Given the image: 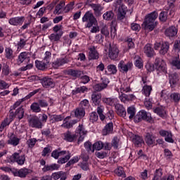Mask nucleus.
Returning a JSON list of instances; mask_svg holds the SVG:
<instances>
[{"label": "nucleus", "instance_id": "a878e982", "mask_svg": "<svg viewBox=\"0 0 180 180\" xmlns=\"http://www.w3.org/2000/svg\"><path fill=\"white\" fill-rule=\"evenodd\" d=\"M101 98H102V94H101V93L94 91L91 94V101L96 106L99 105V104L101 103Z\"/></svg>", "mask_w": 180, "mask_h": 180}, {"label": "nucleus", "instance_id": "c9c22d12", "mask_svg": "<svg viewBox=\"0 0 180 180\" xmlns=\"http://www.w3.org/2000/svg\"><path fill=\"white\" fill-rule=\"evenodd\" d=\"M178 33V30L174 26H172L166 30L165 34L169 37H174V36H176Z\"/></svg>", "mask_w": 180, "mask_h": 180}, {"label": "nucleus", "instance_id": "bf43d9fd", "mask_svg": "<svg viewBox=\"0 0 180 180\" xmlns=\"http://www.w3.org/2000/svg\"><path fill=\"white\" fill-rule=\"evenodd\" d=\"M36 143H37V139L34 138L30 139L27 141V146H28L29 148H33L36 146Z\"/></svg>", "mask_w": 180, "mask_h": 180}, {"label": "nucleus", "instance_id": "0e129e2a", "mask_svg": "<svg viewBox=\"0 0 180 180\" xmlns=\"http://www.w3.org/2000/svg\"><path fill=\"white\" fill-rule=\"evenodd\" d=\"M96 156L97 158H100V160H103V158L108 157V153L106 151L96 152Z\"/></svg>", "mask_w": 180, "mask_h": 180}, {"label": "nucleus", "instance_id": "9b49d317", "mask_svg": "<svg viewBox=\"0 0 180 180\" xmlns=\"http://www.w3.org/2000/svg\"><path fill=\"white\" fill-rule=\"evenodd\" d=\"M91 2V1L87 0L86 4L89 5V6H91V8H92L94 12V15L95 16H96V18H99V16L102 15V11H103V7L102 6V5L99 4H89Z\"/></svg>", "mask_w": 180, "mask_h": 180}, {"label": "nucleus", "instance_id": "680f3d73", "mask_svg": "<svg viewBox=\"0 0 180 180\" xmlns=\"http://www.w3.org/2000/svg\"><path fill=\"white\" fill-rule=\"evenodd\" d=\"M168 18V13L167 11H162L159 15V19L161 22H166Z\"/></svg>", "mask_w": 180, "mask_h": 180}, {"label": "nucleus", "instance_id": "a211bd4d", "mask_svg": "<svg viewBox=\"0 0 180 180\" xmlns=\"http://www.w3.org/2000/svg\"><path fill=\"white\" fill-rule=\"evenodd\" d=\"M40 82L44 88H53L55 85L54 80L49 77L41 79Z\"/></svg>", "mask_w": 180, "mask_h": 180}, {"label": "nucleus", "instance_id": "393cba45", "mask_svg": "<svg viewBox=\"0 0 180 180\" xmlns=\"http://www.w3.org/2000/svg\"><path fill=\"white\" fill-rule=\"evenodd\" d=\"M89 50V58L90 60H98L99 58V53H98L95 46H90Z\"/></svg>", "mask_w": 180, "mask_h": 180}, {"label": "nucleus", "instance_id": "7ed1b4c3", "mask_svg": "<svg viewBox=\"0 0 180 180\" xmlns=\"http://www.w3.org/2000/svg\"><path fill=\"white\" fill-rule=\"evenodd\" d=\"M82 22L86 23L85 27L91 28L94 25H96L97 20L91 11H86L82 18Z\"/></svg>", "mask_w": 180, "mask_h": 180}, {"label": "nucleus", "instance_id": "b1692460", "mask_svg": "<svg viewBox=\"0 0 180 180\" xmlns=\"http://www.w3.org/2000/svg\"><path fill=\"white\" fill-rule=\"evenodd\" d=\"M23 61H26L27 63L30 61V53L29 52H22L18 56V63L22 64Z\"/></svg>", "mask_w": 180, "mask_h": 180}, {"label": "nucleus", "instance_id": "7c9ffc66", "mask_svg": "<svg viewBox=\"0 0 180 180\" xmlns=\"http://www.w3.org/2000/svg\"><path fill=\"white\" fill-rule=\"evenodd\" d=\"M62 156L64 157L58 160V164H65V162H67L68 160L71 158V153H70V151L68 150H63Z\"/></svg>", "mask_w": 180, "mask_h": 180}, {"label": "nucleus", "instance_id": "09e8293b", "mask_svg": "<svg viewBox=\"0 0 180 180\" xmlns=\"http://www.w3.org/2000/svg\"><path fill=\"white\" fill-rule=\"evenodd\" d=\"M170 64L173 67H175L176 68H177V70H180L179 57H176V58H172V60L170 61Z\"/></svg>", "mask_w": 180, "mask_h": 180}, {"label": "nucleus", "instance_id": "13d9d810", "mask_svg": "<svg viewBox=\"0 0 180 180\" xmlns=\"http://www.w3.org/2000/svg\"><path fill=\"white\" fill-rule=\"evenodd\" d=\"M169 78L170 84H172L173 85H175V84L179 81L178 79V75L176 73L172 74Z\"/></svg>", "mask_w": 180, "mask_h": 180}, {"label": "nucleus", "instance_id": "338daca9", "mask_svg": "<svg viewBox=\"0 0 180 180\" xmlns=\"http://www.w3.org/2000/svg\"><path fill=\"white\" fill-rule=\"evenodd\" d=\"M9 124H11V122H9V120L8 118L4 119L0 126V131H4V129H5L6 126H9Z\"/></svg>", "mask_w": 180, "mask_h": 180}, {"label": "nucleus", "instance_id": "79ce46f5", "mask_svg": "<svg viewBox=\"0 0 180 180\" xmlns=\"http://www.w3.org/2000/svg\"><path fill=\"white\" fill-rule=\"evenodd\" d=\"M60 167L57 164L47 165H45L44 168H42V172H47V171H56V169H58Z\"/></svg>", "mask_w": 180, "mask_h": 180}, {"label": "nucleus", "instance_id": "a18cd8bd", "mask_svg": "<svg viewBox=\"0 0 180 180\" xmlns=\"http://www.w3.org/2000/svg\"><path fill=\"white\" fill-rule=\"evenodd\" d=\"M30 109L34 113H39V112H41V108H40V105H39V103L37 102L32 103L30 105Z\"/></svg>", "mask_w": 180, "mask_h": 180}, {"label": "nucleus", "instance_id": "ea45409f", "mask_svg": "<svg viewBox=\"0 0 180 180\" xmlns=\"http://www.w3.org/2000/svg\"><path fill=\"white\" fill-rule=\"evenodd\" d=\"M170 101L173 102L174 105H178L180 101V94L179 93H172L169 96Z\"/></svg>", "mask_w": 180, "mask_h": 180}, {"label": "nucleus", "instance_id": "f704fd0d", "mask_svg": "<svg viewBox=\"0 0 180 180\" xmlns=\"http://www.w3.org/2000/svg\"><path fill=\"white\" fill-rule=\"evenodd\" d=\"M143 51L146 54L147 57H153L154 56V49L150 44H147L144 48Z\"/></svg>", "mask_w": 180, "mask_h": 180}, {"label": "nucleus", "instance_id": "2f4dec72", "mask_svg": "<svg viewBox=\"0 0 180 180\" xmlns=\"http://www.w3.org/2000/svg\"><path fill=\"white\" fill-rule=\"evenodd\" d=\"M51 178L54 180L60 179V180H66L67 179V174L64 172H58L52 174Z\"/></svg>", "mask_w": 180, "mask_h": 180}, {"label": "nucleus", "instance_id": "9d476101", "mask_svg": "<svg viewBox=\"0 0 180 180\" xmlns=\"http://www.w3.org/2000/svg\"><path fill=\"white\" fill-rule=\"evenodd\" d=\"M133 67V63L131 62L124 63V60H120L118 64V70L120 72L127 73L131 68Z\"/></svg>", "mask_w": 180, "mask_h": 180}, {"label": "nucleus", "instance_id": "0eeeda50", "mask_svg": "<svg viewBox=\"0 0 180 180\" xmlns=\"http://www.w3.org/2000/svg\"><path fill=\"white\" fill-rule=\"evenodd\" d=\"M162 169H158L155 170V176L153 180H175V176L171 174H167L162 177Z\"/></svg>", "mask_w": 180, "mask_h": 180}, {"label": "nucleus", "instance_id": "ddd939ff", "mask_svg": "<svg viewBox=\"0 0 180 180\" xmlns=\"http://www.w3.org/2000/svg\"><path fill=\"white\" fill-rule=\"evenodd\" d=\"M108 57L110 60H116L119 57V49L116 45L110 44L108 49Z\"/></svg>", "mask_w": 180, "mask_h": 180}, {"label": "nucleus", "instance_id": "5701e85b", "mask_svg": "<svg viewBox=\"0 0 180 180\" xmlns=\"http://www.w3.org/2000/svg\"><path fill=\"white\" fill-rule=\"evenodd\" d=\"M63 140L65 141H69L70 143H72V141H75L77 140L78 135L74 134L71 133L70 131H66L63 134Z\"/></svg>", "mask_w": 180, "mask_h": 180}, {"label": "nucleus", "instance_id": "473e14b6", "mask_svg": "<svg viewBox=\"0 0 180 180\" xmlns=\"http://www.w3.org/2000/svg\"><path fill=\"white\" fill-rule=\"evenodd\" d=\"M72 113L75 115V117H77V119H82L84 116H85V110H84V108H76Z\"/></svg>", "mask_w": 180, "mask_h": 180}, {"label": "nucleus", "instance_id": "72a5a7b5", "mask_svg": "<svg viewBox=\"0 0 180 180\" xmlns=\"http://www.w3.org/2000/svg\"><path fill=\"white\" fill-rule=\"evenodd\" d=\"M64 6H65V2L64 1H60L58 4L55 7L54 13L56 15H61L64 12Z\"/></svg>", "mask_w": 180, "mask_h": 180}, {"label": "nucleus", "instance_id": "69168bd1", "mask_svg": "<svg viewBox=\"0 0 180 180\" xmlns=\"http://www.w3.org/2000/svg\"><path fill=\"white\" fill-rule=\"evenodd\" d=\"M84 148L88 153H94V146H92V143L91 142L84 143Z\"/></svg>", "mask_w": 180, "mask_h": 180}, {"label": "nucleus", "instance_id": "3c124183", "mask_svg": "<svg viewBox=\"0 0 180 180\" xmlns=\"http://www.w3.org/2000/svg\"><path fill=\"white\" fill-rule=\"evenodd\" d=\"M151 91H153V87L151 86L146 85L143 87L142 93L146 96H150V95H151Z\"/></svg>", "mask_w": 180, "mask_h": 180}, {"label": "nucleus", "instance_id": "c85d7f7f", "mask_svg": "<svg viewBox=\"0 0 180 180\" xmlns=\"http://www.w3.org/2000/svg\"><path fill=\"white\" fill-rule=\"evenodd\" d=\"M112 133H113V122H109L102 130V134L103 136H108V134H112Z\"/></svg>", "mask_w": 180, "mask_h": 180}, {"label": "nucleus", "instance_id": "bb28decb", "mask_svg": "<svg viewBox=\"0 0 180 180\" xmlns=\"http://www.w3.org/2000/svg\"><path fill=\"white\" fill-rule=\"evenodd\" d=\"M68 63V59L67 58H58L54 62L52 63L53 68L57 69L61 65H64V64H67Z\"/></svg>", "mask_w": 180, "mask_h": 180}, {"label": "nucleus", "instance_id": "6e6552de", "mask_svg": "<svg viewBox=\"0 0 180 180\" xmlns=\"http://www.w3.org/2000/svg\"><path fill=\"white\" fill-rule=\"evenodd\" d=\"M10 113V119H18V120H22L23 117H25V108H23V105L17 108L14 112L12 110L9 111Z\"/></svg>", "mask_w": 180, "mask_h": 180}, {"label": "nucleus", "instance_id": "864d4df0", "mask_svg": "<svg viewBox=\"0 0 180 180\" xmlns=\"http://www.w3.org/2000/svg\"><path fill=\"white\" fill-rule=\"evenodd\" d=\"M103 146H104L103 142L101 141H97L93 144L94 151L95 152V150H96L97 151H101V150L103 148Z\"/></svg>", "mask_w": 180, "mask_h": 180}, {"label": "nucleus", "instance_id": "a19ab883", "mask_svg": "<svg viewBox=\"0 0 180 180\" xmlns=\"http://www.w3.org/2000/svg\"><path fill=\"white\" fill-rule=\"evenodd\" d=\"M61 36H63V32H60L59 33H53L51 34L49 39L52 41V43H54V41H58L61 39Z\"/></svg>", "mask_w": 180, "mask_h": 180}, {"label": "nucleus", "instance_id": "f3484780", "mask_svg": "<svg viewBox=\"0 0 180 180\" xmlns=\"http://www.w3.org/2000/svg\"><path fill=\"white\" fill-rule=\"evenodd\" d=\"M87 131L85 130V127L84 125L79 124L76 129V134H79V137L78 139V143H81V141H84V139H85V136H86Z\"/></svg>", "mask_w": 180, "mask_h": 180}, {"label": "nucleus", "instance_id": "423d86ee", "mask_svg": "<svg viewBox=\"0 0 180 180\" xmlns=\"http://www.w3.org/2000/svg\"><path fill=\"white\" fill-rule=\"evenodd\" d=\"M39 91H40V89H38L34 90L33 91L30 92L25 97L16 101L13 104V105H12L11 107L10 110H15L16 109V108H18V106H20V105H22V102H25V101H27V99H30V98H32V96H34V95H36V94L39 93Z\"/></svg>", "mask_w": 180, "mask_h": 180}, {"label": "nucleus", "instance_id": "e2e57ef3", "mask_svg": "<svg viewBox=\"0 0 180 180\" xmlns=\"http://www.w3.org/2000/svg\"><path fill=\"white\" fill-rule=\"evenodd\" d=\"M74 9V2H70L63 8V12L65 13H68L70 11H72Z\"/></svg>", "mask_w": 180, "mask_h": 180}, {"label": "nucleus", "instance_id": "2eb2a0df", "mask_svg": "<svg viewBox=\"0 0 180 180\" xmlns=\"http://www.w3.org/2000/svg\"><path fill=\"white\" fill-rule=\"evenodd\" d=\"M129 136L132 143L134 144V146H136V147H141V145L143 143H144L143 138L139 135L130 133Z\"/></svg>", "mask_w": 180, "mask_h": 180}, {"label": "nucleus", "instance_id": "dca6fc26", "mask_svg": "<svg viewBox=\"0 0 180 180\" xmlns=\"http://www.w3.org/2000/svg\"><path fill=\"white\" fill-rule=\"evenodd\" d=\"M29 124L31 127H34L35 129H41V127H43L41 121H40V119L36 116H34L30 119Z\"/></svg>", "mask_w": 180, "mask_h": 180}, {"label": "nucleus", "instance_id": "8fccbe9b", "mask_svg": "<svg viewBox=\"0 0 180 180\" xmlns=\"http://www.w3.org/2000/svg\"><path fill=\"white\" fill-rule=\"evenodd\" d=\"M127 112L129 119H133V117H136V108L134 106L129 107Z\"/></svg>", "mask_w": 180, "mask_h": 180}, {"label": "nucleus", "instance_id": "49530a36", "mask_svg": "<svg viewBox=\"0 0 180 180\" xmlns=\"http://www.w3.org/2000/svg\"><path fill=\"white\" fill-rule=\"evenodd\" d=\"M155 113H157L160 117H165V109L164 107H157L154 110Z\"/></svg>", "mask_w": 180, "mask_h": 180}, {"label": "nucleus", "instance_id": "4c0bfd02", "mask_svg": "<svg viewBox=\"0 0 180 180\" xmlns=\"http://www.w3.org/2000/svg\"><path fill=\"white\" fill-rule=\"evenodd\" d=\"M4 56L7 60H13L15 58L13 50H12L10 47L5 48Z\"/></svg>", "mask_w": 180, "mask_h": 180}, {"label": "nucleus", "instance_id": "052dcab7", "mask_svg": "<svg viewBox=\"0 0 180 180\" xmlns=\"http://www.w3.org/2000/svg\"><path fill=\"white\" fill-rule=\"evenodd\" d=\"M71 117H67L63 122V123L61 126L64 127V129H71L72 127V125L71 124L70 122H68L67 120H70Z\"/></svg>", "mask_w": 180, "mask_h": 180}, {"label": "nucleus", "instance_id": "4be33fe9", "mask_svg": "<svg viewBox=\"0 0 180 180\" xmlns=\"http://www.w3.org/2000/svg\"><path fill=\"white\" fill-rule=\"evenodd\" d=\"M29 174H32V170L27 168H21L15 172V176H19L20 178H26Z\"/></svg>", "mask_w": 180, "mask_h": 180}, {"label": "nucleus", "instance_id": "f257e3e1", "mask_svg": "<svg viewBox=\"0 0 180 180\" xmlns=\"http://www.w3.org/2000/svg\"><path fill=\"white\" fill-rule=\"evenodd\" d=\"M157 18H158V13L155 11L146 15L143 24L145 30H149V32H153V30H154L157 26V22H155V19H157Z\"/></svg>", "mask_w": 180, "mask_h": 180}, {"label": "nucleus", "instance_id": "cd10ccee", "mask_svg": "<svg viewBox=\"0 0 180 180\" xmlns=\"http://www.w3.org/2000/svg\"><path fill=\"white\" fill-rule=\"evenodd\" d=\"M116 109V112L118 116H121V117H126V109L123 106V105L117 103L115 105Z\"/></svg>", "mask_w": 180, "mask_h": 180}, {"label": "nucleus", "instance_id": "4d7b16f0", "mask_svg": "<svg viewBox=\"0 0 180 180\" xmlns=\"http://www.w3.org/2000/svg\"><path fill=\"white\" fill-rule=\"evenodd\" d=\"M114 16H115V14L112 11H107L103 15V19H105V20H112Z\"/></svg>", "mask_w": 180, "mask_h": 180}, {"label": "nucleus", "instance_id": "37998d69", "mask_svg": "<svg viewBox=\"0 0 180 180\" xmlns=\"http://www.w3.org/2000/svg\"><path fill=\"white\" fill-rule=\"evenodd\" d=\"M103 102L106 103V105H109V106H115L116 102H117V98H103Z\"/></svg>", "mask_w": 180, "mask_h": 180}, {"label": "nucleus", "instance_id": "774afa93", "mask_svg": "<svg viewBox=\"0 0 180 180\" xmlns=\"http://www.w3.org/2000/svg\"><path fill=\"white\" fill-rule=\"evenodd\" d=\"M101 34H103V36H105V37H108V36H109V30L108 29V26L104 25L101 29Z\"/></svg>", "mask_w": 180, "mask_h": 180}, {"label": "nucleus", "instance_id": "6e6d98bb", "mask_svg": "<svg viewBox=\"0 0 180 180\" xmlns=\"http://www.w3.org/2000/svg\"><path fill=\"white\" fill-rule=\"evenodd\" d=\"M107 70L111 75H115V74L117 72V68L113 64L108 65L107 66Z\"/></svg>", "mask_w": 180, "mask_h": 180}, {"label": "nucleus", "instance_id": "20e7f679", "mask_svg": "<svg viewBox=\"0 0 180 180\" xmlns=\"http://www.w3.org/2000/svg\"><path fill=\"white\" fill-rule=\"evenodd\" d=\"M116 8L117 9V19L118 20H123L126 17V11L127 8L126 6L123 4V1L117 0Z\"/></svg>", "mask_w": 180, "mask_h": 180}, {"label": "nucleus", "instance_id": "aec40b11", "mask_svg": "<svg viewBox=\"0 0 180 180\" xmlns=\"http://www.w3.org/2000/svg\"><path fill=\"white\" fill-rule=\"evenodd\" d=\"M119 99L123 103H126V102H130L131 101H134L136 99V96L134 94H126L124 93H119Z\"/></svg>", "mask_w": 180, "mask_h": 180}, {"label": "nucleus", "instance_id": "412c9836", "mask_svg": "<svg viewBox=\"0 0 180 180\" xmlns=\"http://www.w3.org/2000/svg\"><path fill=\"white\" fill-rule=\"evenodd\" d=\"M155 139H157L155 135L151 132H147L145 135V143L147 146H153V144H155Z\"/></svg>", "mask_w": 180, "mask_h": 180}, {"label": "nucleus", "instance_id": "39448f33", "mask_svg": "<svg viewBox=\"0 0 180 180\" xmlns=\"http://www.w3.org/2000/svg\"><path fill=\"white\" fill-rule=\"evenodd\" d=\"M8 162H17L18 165H23L25 161H26V157L25 155H20L18 153H14L8 158Z\"/></svg>", "mask_w": 180, "mask_h": 180}, {"label": "nucleus", "instance_id": "6ab92c4d", "mask_svg": "<svg viewBox=\"0 0 180 180\" xmlns=\"http://www.w3.org/2000/svg\"><path fill=\"white\" fill-rule=\"evenodd\" d=\"M160 136L162 137H165V141H167V143H174V139H172V132L170 131H165L164 129H161L159 131Z\"/></svg>", "mask_w": 180, "mask_h": 180}, {"label": "nucleus", "instance_id": "603ef678", "mask_svg": "<svg viewBox=\"0 0 180 180\" xmlns=\"http://www.w3.org/2000/svg\"><path fill=\"white\" fill-rule=\"evenodd\" d=\"M131 91V89H130V86L127 84V82H124L123 84H122L120 88V92L119 94H127V92H130Z\"/></svg>", "mask_w": 180, "mask_h": 180}, {"label": "nucleus", "instance_id": "58836bf2", "mask_svg": "<svg viewBox=\"0 0 180 180\" xmlns=\"http://www.w3.org/2000/svg\"><path fill=\"white\" fill-rule=\"evenodd\" d=\"M168 50H169V43L168 41L162 42V49L160 50V54L165 56L168 53Z\"/></svg>", "mask_w": 180, "mask_h": 180}, {"label": "nucleus", "instance_id": "1a4fd4ad", "mask_svg": "<svg viewBox=\"0 0 180 180\" xmlns=\"http://www.w3.org/2000/svg\"><path fill=\"white\" fill-rule=\"evenodd\" d=\"M155 67L160 72H167V63L160 58H156L155 60Z\"/></svg>", "mask_w": 180, "mask_h": 180}, {"label": "nucleus", "instance_id": "f03ea898", "mask_svg": "<svg viewBox=\"0 0 180 180\" xmlns=\"http://www.w3.org/2000/svg\"><path fill=\"white\" fill-rule=\"evenodd\" d=\"M134 119L136 123H139L141 120H145V122H148V123H154V119L151 117V114L145 110H141Z\"/></svg>", "mask_w": 180, "mask_h": 180}, {"label": "nucleus", "instance_id": "f8f14e48", "mask_svg": "<svg viewBox=\"0 0 180 180\" xmlns=\"http://www.w3.org/2000/svg\"><path fill=\"white\" fill-rule=\"evenodd\" d=\"M102 82L96 84L94 86L93 89L94 91L96 92H101V91H103V89H106L108 88V85L109 84V79L104 77L102 79Z\"/></svg>", "mask_w": 180, "mask_h": 180}, {"label": "nucleus", "instance_id": "de8ad7c7", "mask_svg": "<svg viewBox=\"0 0 180 180\" xmlns=\"http://www.w3.org/2000/svg\"><path fill=\"white\" fill-rule=\"evenodd\" d=\"M64 117L61 115H53L50 116V120L52 122V123H56V122H61L63 120Z\"/></svg>", "mask_w": 180, "mask_h": 180}, {"label": "nucleus", "instance_id": "c756f323", "mask_svg": "<svg viewBox=\"0 0 180 180\" xmlns=\"http://www.w3.org/2000/svg\"><path fill=\"white\" fill-rule=\"evenodd\" d=\"M9 74H11V68L9 67V63H4L3 67L1 68V77L4 78V77H8Z\"/></svg>", "mask_w": 180, "mask_h": 180}, {"label": "nucleus", "instance_id": "e433bc0d", "mask_svg": "<svg viewBox=\"0 0 180 180\" xmlns=\"http://www.w3.org/2000/svg\"><path fill=\"white\" fill-rule=\"evenodd\" d=\"M20 139L15 136V134H11L9 139L8 140V144H11L14 147H16L19 144Z\"/></svg>", "mask_w": 180, "mask_h": 180}, {"label": "nucleus", "instance_id": "c03bdc74", "mask_svg": "<svg viewBox=\"0 0 180 180\" xmlns=\"http://www.w3.org/2000/svg\"><path fill=\"white\" fill-rule=\"evenodd\" d=\"M49 63H46L44 60V61H36L35 65L37 68L38 70H41V71H44L47 68V65Z\"/></svg>", "mask_w": 180, "mask_h": 180}, {"label": "nucleus", "instance_id": "5fc2aeb1", "mask_svg": "<svg viewBox=\"0 0 180 180\" xmlns=\"http://www.w3.org/2000/svg\"><path fill=\"white\" fill-rule=\"evenodd\" d=\"M105 108L103 105H98L97 108V113L101 119V120H105V115H103V110Z\"/></svg>", "mask_w": 180, "mask_h": 180}, {"label": "nucleus", "instance_id": "4468645a", "mask_svg": "<svg viewBox=\"0 0 180 180\" xmlns=\"http://www.w3.org/2000/svg\"><path fill=\"white\" fill-rule=\"evenodd\" d=\"M25 22L24 16L12 17L8 20V23L11 26H22Z\"/></svg>", "mask_w": 180, "mask_h": 180}]
</instances>
